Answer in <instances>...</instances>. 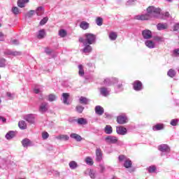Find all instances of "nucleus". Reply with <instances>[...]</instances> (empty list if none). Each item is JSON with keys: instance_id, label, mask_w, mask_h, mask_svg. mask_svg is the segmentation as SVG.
<instances>
[{"instance_id": "nucleus-1", "label": "nucleus", "mask_w": 179, "mask_h": 179, "mask_svg": "<svg viewBox=\"0 0 179 179\" xmlns=\"http://www.w3.org/2000/svg\"><path fill=\"white\" fill-rule=\"evenodd\" d=\"M170 16V13H162V9L156 8L153 6H149L147 8V13L144 15H138L134 17L136 20H149V19H162L166 20Z\"/></svg>"}, {"instance_id": "nucleus-2", "label": "nucleus", "mask_w": 179, "mask_h": 179, "mask_svg": "<svg viewBox=\"0 0 179 179\" xmlns=\"http://www.w3.org/2000/svg\"><path fill=\"white\" fill-rule=\"evenodd\" d=\"M85 39L83 38H80V43H83V45H87L91 44H94L96 43V35L93 34H85Z\"/></svg>"}, {"instance_id": "nucleus-3", "label": "nucleus", "mask_w": 179, "mask_h": 179, "mask_svg": "<svg viewBox=\"0 0 179 179\" xmlns=\"http://www.w3.org/2000/svg\"><path fill=\"white\" fill-rule=\"evenodd\" d=\"M105 141L106 143H112L115 144L117 143V145H122L124 143L121 141H118V138L114 136H108L105 138Z\"/></svg>"}, {"instance_id": "nucleus-4", "label": "nucleus", "mask_w": 179, "mask_h": 179, "mask_svg": "<svg viewBox=\"0 0 179 179\" xmlns=\"http://www.w3.org/2000/svg\"><path fill=\"white\" fill-rule=\"evenodd\" d=\"M118 82V78H106L103 81V84L105 86H111L113 85H117Z\"/></svg>"}, {"instance_id": "nucleus-5", "label": "nucleus", "mask_w": 179, "mask_h": 179, "mask_svg": "<svg viewBox=\"0 0 179 179\" xmlns=\"http://www.w3.org/2000/svg\"><path fill=\"white\" fill-rule=\"evenodd\" d=\"M158 150L162 152L161 156H164L165 153H169L170 152V147L167 145L166 144H162L159 146H158Z\"/></svg>"}, {"instance_id": "nucleus-6", "label": "nucleus", "mask_w": 179, "mask_h": 179, "mask_svg": "<svg viewBox=\"0 0 179 179\" xmlns=\"http://www.w3.org/2000/svg\"><path fill=\"white\" fill-rule=\"evenodd\" d=\"M133 88L136 92H141L143 90V85L140 80H136L133 83Z\"/></svg>"}, {"instance_id": "nucleus-7", "label": "nucleus", "mask_w": 179, "mask_h": 179, "mask_svg": "<svg viewBox=\"0 0 179 179\" xmlns=\"http://www.w3.org/2000/svg\"><path fill=\"white\" fill-rule=\"evenodd\" d=\"M95 155H96V162H98L99 163L103 160V151H101V148H96L95 150Z\"/></svg>"}, {"instance_id": "nucleus-8", "label": "nucleus", "mask_w": 179, "mask_h": 179, "mask_svg": "<svg viewBox=\"0 0 179 179\" xmlns=\"http://www.w3.org/2000/svg\"><path fill=\"white\" fill-rule=\"evenodd\" d=\"M117 124H120L121 125H124V124H127L128 122V117L127 115H119L117 117Z\"/></svg>"}, {"instance_id": "nucleus-9", "label": "nucleus", "mask_w": 179, "mask_h": 179, "mask_svg": "<svg viewBox=\"0 0 179 179\" xmlns=\"http://www.w3.org/2000/svg\"><path fill=\"white\" fill-rule=\"evenodd\" d=\"M116 132L117 135H127L128 129L122 126H119L116 127Z\"/></svg>"}, {"instance_id": "nucleus-10", "label": "nucleus", "mask_w": 179, "mask_h": 179, "mask_svg": "<svg viewBox=\"0 0 179 179\" xmlns=\"http://www.w3.org/2000/svg\"><path fill=\"white\" fill-rule=\"evenodd\" d=\"M118 84H117L115 86V93H120L121 92L124 91V85L125 83H124V81H120L119 83H117Z\"/></svg>"}, {"instance_id": "nucleus-11", "label": "nucleus", "mask_w": 179, "mask_h": 179, "mask_svg": "<svg viewBox=\"0 0 179 179\" xmlns=\"http://www.w3.org/2000/svg\"><path fill=\"white\" fill-rule=\"evenodd\" d=\"M110 92H111V90L106 87L100 88V94L101 96H103V97L110 96Z\"/></svg>"}, {"instance_id": "nucleus-12", "label": "nucleus", "mask_w": 179, "mask_h": 179, "mask_svg": "<svg viewBox=\"0 0 179 179\" xmlns=\"http://www.w3.org/2000/svg\"><path fill=\"white\" fill-rule=\"evenodd\" d=\"M142 36L145 40H150L152 38V31L149 29H145L142 31Z\"/></svg>"}, {"instance_id": "nucleus-13", "label": "nucleus", "mask_w": 179, "mask_h": 179, "mask_svg": "<svg viewBox=\"0 0 179 179\" xmlns=\"http://www.w3.org/2000/svg\"><path fill=\"white\" fill-rule=\"evenodd\" d=\"M48 110V103L43 102L39 106V112L43 114V113H45Z\"/></svg>"}, {"instance_id": "nucleus-14", "label": "nucleus", "mask_w": 179, "mask_h": 179, "mask_svg": "<svg viewBox=\"0 0 179 179\" xmlns=\"http://www.w3.org/2000/svg\"><path fill=\"white\" fill-rule=\"evenodd\" d=\"M21 143L23 148H29L30 146H33V142H31V141H30L29 138H24Z\"/></svg>"}, {"instance_id": "nucleus-15", "label": "nucleus", "mask_w": 179, "mask_h": 179, "mask_svg": "<svg viewBox=\"0 0 179 179\" xmlns=\"http://www.w3.org/2000/svg\"><path fill=\"white\" fill-rule=\"evenodd\" d=\"M95 113L97 115H103L104 114V108L101 106H95Z\"/></svg>"}, {"instance_id": "nucleus-16", "label": "nucleus", "mask_w": 179, "mask_h": 179, "mask_svg": "<svg viewBox=\"0 0 179 179\" xmlns=\"http://www.w3.org/2000/svg\"><path fill=\"white\" fill-rule=\"evenodd\" d=\"M34 114H28L24 116V120L29 124H34Z\"/></svg>"}, {"instance_id": "nucleus-17", "label": "nucleus", "mask_w": 179, "mask_h": 179, "mask_svg": "<svg viewBox=\"0 0 179 179\" xmlns=\"http://www.w3.org/2000/svg\"><path fill=\"white\" fill-rule=\"evenodd\" d=\"M16 136V133L13 131H10L6 134V139L7 141H10V139H13Z\"/></svg>"}, {"instance_id": "nucleus-18", "label": "nucleus", "mask_w": 179, "mask_h": 179, "mask_svg": "<svg viewBox=\"0 0 179 179\" xmlns=\"http://www.w3.org/2000/svg\"><path fill=\"white\" fill-rule=\"evenodd\" d=\"M70 138H71L72 139H75V141H76L77 142H80L82 139H83L82 136H80V135L76 133L71 134Z\"/></svg>"}, {"instance_id": "nucleus-19", "label": "nucleus", "mask_w": 179, "mask_h": 179, "mask_svg": "<svg viewBox=\"0 0 179 179\" xmlns=\"http://www.w3.org/2000/svg\"><path fill=\"white\" fill-rule=\"evenodd\" d=\"M169 28V25L167 24V23H159L157 24V29L159 31H162V30H166V29Z\"/></svg>"}, {"instance_id": "nucleus-20", "label": "nucleus", "mask_w": 179, "mask_h": 179, "mask_svg": "<svg viewBox=\"0 0 179 179\" xmlns=\"http://www.w3.org/2000/svg\"><path fill=\"white\" fill-rule=\"evenodd\" d=\"M145 44L146 45V47H148V48H155V47H156V43H155L153 42V41H151V40H146L145 41Z\"/></svg>"}, {"instance_id": "nucleus-21", "label": "nucleus", "mask_w": 179, "mask_h": 179, "mask_svg": "<svg viewBox=\"0 0 179 179\" xmlns=\"http://www.w3.org/2000/svg\"><path fill=\"white\" fill-rule=\"evenodd\" d=\"M62 96V100L64 104L69 105V101H68V99H69V94H68V93H63Z\"/></svg>"}, {"instance_id": "nucleus-22", "label": "nucleus", "mask_w": 179, "mask_h": 179, "mask_svg": "<svg viewBox=\"0 0 179 179\" xmlns=\"http://www.w3.org/2000/svg\"><path fill=\"white\" fill-rule=\"evenodd\" d=\"M45 37V29H42L38 31V34H37V38L39 40H42V38H44Z\"/></svg>"}, {"instance_id": "nucleus-23", "label": "nucleus", "mask_w": 179, "mask_h": 179, "mask_svg": "<svg viewBox=\"0 0 179 179\" xmlns=\"http://www.w3.org/2000/svg\"><path fill=\"white\" fill-rule=\"evenodd\" d=\"M57 141H69V136L66 134H60L56 136Z\"/></svg>"}, {"instance_id": "nucleus-24", "label": "nucleus", "mask_w": 179, "mask_h": 179, "mask_svg": "<svg viewBox=\"0 0 179 179\" xmlns=\"http://www.w3.org/2000/svg\"><path fill=\"white\" fill-rule=\"evenodd\" d=\"M162 129H164V124H157L152 127L153 131H162Z\"/></svg>"}, {"instance_id": "nucleus-25", "label": "nucleus", "mask_w": 179, "mask_h": 179, "mask_svg": "<svg viewBox=\"0 0 179 179\" xmlns=\"http://www.w3.org/2000/svg\"><path fill=\"white\" fill-rule=\"evenodd\" d=\"M108 37L111 41H115V40H117V37H118V35L117 34V32L110 31L108 34Z\"/></svg>"}, {"instance_id": "nucleus-26", "label": "nucleus", "mask_w": 179, "mask_h": 179, "mask_svg": "<svg viewBox=\"0 0 179 179\" xmlns=\"http://www.w3.org/2000/svg\"><path fill=\"white\" fill-rule=\"evenodd\" d=\"M85 48L83 50V52H84L85 54H89L90 52H92V47L90 45L87 44V45H84Z\"/></svg>"}, {"instance_id": "nucleus-27", "label": "nucleus", "mask_w": 179, "mask_h": 179, "mask_svg": "<svg viewBox=\"0 0 179 179\" xmlns=\"http://www.w3.org/2000/svg\"><path fill=\"white\" fill-rule=\"evenodd\" d=\"M89 23L86 21H83L80 23V29H83V30H87L89 29Z\"/></svg>"}, {"instance_id": "nucleus-28", "label": "nucleus", "mask_w": 179, "mask_h": 179, "mask_svg": "<svg viewBox=\"0 0 179 179\" xmlns=\"http://www.w3.org/2000/svg\"><path fill=\"white\" fill-rule=\"evenodd\" d=\"M35 13H36V15L38 16H41L42 15L44 14V7L43 6H39L36 8Z\"/></svg>"}, {"instance_id": "nucleus-29", "label": "nucleus", "mask_w": 179, "mask_h": 179, "mask_svg": "<svg viewBox=\"0 0 179 179\" xmlns=\"http://www.w3.org/2000/svg\"><path fill=\"white\" fill-rule=\"evenodd\" d=\"M104 132L107 135H111L113 134V127L110 125H106L104 128Z\"/></svg>"}, {"instance_id": "nucleus-30", "label": "nucleus", "mask_w": 179, "mask_h": 179, "mask_svg": "<svg viewBox=\"0 0 179 179\" xmlns=\"http://www.w3.org/2000/svg\"><path fill=\"white\" fill-rule=\"evenodd\" d=\"M6 55H13L14 57H17V55H21L22 52H13L12 50H7L5 52Z\"/></svg>"}, {"instance_id": "nucleus-31", "label": "nucleus", "mask_w": 179, "mask_h": 179, "mask_svg": "<svg viewBox=\"0 0 179 179\" xmlns=\"http://www.w3.org/2000/svg\"><path fill=\"white\" fill-rule=\"evenodd\" d=\"M78 75L81 78L85 76V70L83 69V65L82 64L78 65Z\"/></svg>"}, {"instance_id": "nucleus-32", "label": "nucleus", "mask_w": 179, "mask_h": 179, "mask_svg": "<svg viewBox=\"0 0 179 179\" xmlns=\"http://www.w3.org/2000/svg\"><path fill=\"white\" fill-rule=\"evenodd\" d=\"M18 127L20 129H26V128H27V124L24 120H22L18 122Z\"/></svg>"}, {"instance_id": "nucleus-33", "label": "nucleus", "mask_w": 179, "mask_h": 179, "mask_svg": "<svg viewBox=\"0 0 179 179\" xmlns=\"http://www.w3.org/2000/svg\"><path fill=\"white\" fill-rule=\"evenodd\" d=\"M69 166L71 170H75L78 169V163L75 161H71L69 164Z\"/></svg>"}, {"instance_id": "nucleus-34", "label": "nucleus", "mask_w": 179, "mask_h": 179, "mask_svg": "<svg viewBox=\"0 0 179 179\" xmlns=\"http://www.w3.org/2000/svg\"><path fill=\"white\" fill-rule=\"evenodd\" d=\"M85 162L86 164H87L88 166H93V164H94V162H93V159H92V157H87L85 159Z\"/></svg>"}, {"instance_id": "nucleus-35", "label": "nucleus", "mask_w": 179, "mask_h": 179, "mask_svg": "<svg viewBox=\"0 0 179 179\" xmlns=\"http://www.w3.org/2000/svg\"><path fill=\"white\" fill-rule=\"evenodd\" d=\"M77 122L79 125H86V124H87V120L83 117H80L78 119Z\"/></svg>"}, {"instance_id": "nucleus-36", "label": "nucleus", "mask_w": 179, "mask_h": 179, "mask_svg": "<svg viewBox=\"0 0 179 179\" xmlns=\"http://www.w3.org/2000/svg\"><path fill=\"white\" fill-rule=\"evenodd\" d=\"M79 101L80 104H87V103H89V99H87V98L85 97V96H80L79 99Z\"/></svg>"}, {"instance_id": "nucleus-37", "label": "nucleus", "mask_w": 179, "mask_h": 179, "mask_svg": "<svg viewBox=\"0 0 179 179\" xmlns=\"http://www.w3.org/2000/svg\"><path fill=\"white\" fill-rule=\"evenodd\" d=\"M132 166V162L130 159H127L124 161V166L126 169H129Z\"/></svg>"}, {"instance_id": "nucleus-38", "label": "nucleus", "mask_w": 179, "mask_h": 179, "mask_svg": "<svg viewBox=\"0 0 179 179\" xmlns=\"http://www.w3.org/2000/svg\"><path fill=\"white\" fill-rule=\"evenodd\" d=\"M48 101H50V102L55 101L57 100V96H55V94H50L48 95Z\"/></svg>"}, {"instance_id": "nucleus-39", "label": "nucleus", "mask_w": 179, "mask_h": 179, "mask_svg": "<svg viewBox=\"0 0 179 179\" xmlns=\"http://www.w3.org/2000/svg\"><path fill=\"white\" fill-rule=\"evenodd\" d=\"M26 2L24 0H18L17 1V6L19 8H24L26 6Z\"/></svg>"}, {"instance_id": "nucleus-40", "label": "nucleus", "mask_w": 179, "mask_h": 179, "mask_svg": "<svg viewBox=\"0 0 179 179\" xmlns=\"http://www.w3.org/2000/svg\"><path fill=\"white\" fill-rule=\"evenodd\" d=\"M36 15V10H31L26 14L27 17H33Z\"/></svg>"}, {"instance_id": "nucleus-41", "label": "nucleus", "mask_w": 179, "mask_h": 179, "mask_svg": "<svg viewBox=\"0 0 179 179\" xmlns=\"http://www.w3.org/2000/svg\"><path fill=\"white\" fill-rule=\"evenodd\" d=\"M176 71L173 69H170L167 73V75L168 76H169V78H174V76H176Z\"/></svg>"}, {"instance_id": "nucleus-42", "label": "nucleus", "mask_w": 179, "mask_h": 179, "mask_svg": "<svg viewBox=\"0 0 179 179\" xmlns=\"http://www.w3.org/2000/svg\"><path fill=\"white\" fill-rule=\"evenodd\" d=\"M6 66V59L1 58L0 59V68H5Z\"/></svg>"}, {"instance_id": "nucleus-43", "label": "nucleus", "mask_w": 179, "mask_h": 179, "mask_svg": "<svg viewBox=\"0 0 179 179\" xmlns=\"http://www.w3.org/2000/svg\"><path fill=\"white\" fill-rule=\"evenodd\" d=\"M76 110L78 112L79 114H82V113H83V110H85V107L79 105L76 106Z\"/></svg>"}, {"instance_id": "nucleus-44", "label": "nucleus", "mask_w": 179, "mask_h": 179, "mask_svg": "<svg viewBox=\"0 0 179 179\" xmlns=\"http://www.w3.org/2000/svg\"><path fill=\"white\" fill-rule=\"evenodd\" d=\"M89 174H90V177L91 178H92V179L96 178V171H94L93 169H90V172H89Z\"/></svg>"}, {"instance_id": "nucleus-45", "label": "nucleus", "mask_w": 179, "mask_h": 179, "mask_svg": "<svg viewBox=\"0 0 179 179\" xmlns=\"http://www.w3.org/2000/svg\"><path fill=\"white\" fill-rule=\"evenodd\" d=\"M135 2H136V0H128L126 2V6H134V5H135Z\"/></svg>"}, {"instance_id": "nucleus-46", "label": "nucleus", "mask_w": 179, "mask_h": 179, "mask_svg": "<svg viewBox=\"0 0 179 179\" xmlns=\"http://www.w3.org/2000/svg\"><path fill=\"white\" fill-rule=\"evenodd\" d=\"M96 23L97 26H102L103 25V18L101 17H98L96 20Z\"/></svg>"}, {"instance_id": "nucleus-47", "label": "nucleus", "mask_w": 179, "mask_h": 179, "mask_svg": "<svg viewBox=\"0 0 179 179\" xmlns=\"http://www.w3.org/2000/svg\"><path fill=\"white\" fill-rule=\"evenodd\" d=\"M47 22H48V17H43V18L41 20L39 24H40L41 26H44V24H45V23H47Z\"/></svg>"}, {"instance_id": "nucleus-48", "label": "nucleus", "mask_w": 179, "mask_h": 179, "mask_svg": "<svg viewBox=\"0 0 179 179\" xmlns=\"http://www.w3.org/2000/svg\"><path fill=\"white\" fill-rule=\"evenodd\" d=\"M59 36L62 38L66 37V31H65V29H61L60 31H59Z\"/></svg>"}, {"instance_id": "nucleus-49", "label": "nucleus", "mask_w": 179, "mask_h": 179, "mask_svg": "<svg viewBox=\"0 0 179 179\" xmlns=\"http://www.w3.org/2000/svg\"><path fill=\"white\" fill-rule=\"evenodd\" d=\"M49 136H50V134H48V132H47V131H43V132L42 133V138H43L44 141H45V139H48Z\"/></svg>"}, {"instance_id": "nucleus-50", "label": "nucleus", "mask_w": 179, "mask_h": 179, "mask_svg": "<svg viewBox=\"0 0 179 179\" xmlns=\"http://www.w3.org/2000/svg\"><path fill=\"white\" fill-rule=\"evenodd\" d=\"M170 124L172 125V127H177V124H178V119L171 120Z\"/></svg>"}, {"instance_id": "nucleus-51", "label": "nucleus", "mask_w": 179, "mask_h": 179, "mask_svg": "<svg viewBox=\"0 0 179 179\" xmlns=\"http://www.w3.org/2000/svg\"><path fill=\"white\" fill-rule=\"evenodd\" d=\"M148 171L150 173H155L156 171V166H151L147 169Z\"/></svg>"}, {"instance_id": "nucleus-52", "label": "nucleus", "mask_w": 179, "mask_h": 179, "mask_svg": "<svg viewBox=\"0 0 179 179\" xmlns=\"http://www.w3.org/2000/svg\"><path fill=\"white\" fill-rule=\"evenodd\" d=\"M11 10L14 15H19L20 13L19 8L17 7H13Z\"/></svg>"}, {"instance_id": "nucleus-53", "label": "nucleus", "mask_w": 179, "mask_h": 179, "mask_svg": "<svg viewBox=\"0 0 179 179\" xmlns=\"http://www.w3.org/2000/svg\"><path fill=\"white\" fill-rule=\"evenodd\" d=\"M118 160L119 162H125V160H127V157L124 155H120Z\"/></svg>"}, {"instance_id": "nucleus-54", "label": "nucleus", "mask_w": 179, "mask_h": 179, "mask_svg": "<svg viewBox=\"0 0 179 179\" xmlns=\"http://www.w3.org/2000/svg\"><path fill=\"white\" fill-rule=\"evenodd\" d=\"M153 40H155V41H163V38L158 36H153Z\"/></svg>"}, {"instance_id": "nucleus-55", "label": "nucleus", "mask_w": 179, "mask_h": 179, "mask_svg": "<svg viewBox=\"0 0 179 179\" xmlns=\"http://www.w3.org/2000/svg\"><path fill=\"white\" fill-rule=\"evenodd\" d=\"M10 43L13 45H19V40H17V39H13V40H11Z\"/></svg>"}, {"instance_id": "nucleus-56", "label": "nucleus", "mask_w": 179, "mask_h": 179, "mask_svg": "<svg viewBox=\"0 0 179 179\" xmlns=\"http://www.w3.org/2000/svg\"><path fill=\"white\" fill-rule=\"evenodd\" d=\"M45 52L48 55H51V53L52 52V50L48 48H45Z\"/></svg>"}, {"instance_id": "nucleus-57", "label": "nucleus", "mask_w": 179, "mask_h": 179, "mask_svg": "<svg viewBox=\"0 0 179 179\" xmlns=\"http://www.w3.org/2000/svg\"><path fill=\"white\" fill-rule=\"evenodd\" d=\"M99 169L101 170V173H104L106 171V166L103 164H99Z\"/></svg>"}, {"instance_id": "nucleus-58", "label": "nucleus", "mask_w": 179, "mask_h": 179, "mask_svg": "<svg viewBox=\"0 0 179 179\" xmlns=\"http://www.w3.org/2000/svg\"><path fill=\"white\" fill-rule=\"evenodd\" d=\"M179 29V23L175 24L173 26V31H177Z\"/></svg>"}, {"instance_id": "nucleus-59", "label": "nucleus", "mask_w": 179, "mask_h": 179, "mask_svg": "<svg viewBox=\"0 0 179 179\" xmlns=\"http://www.w3.org/2000/svg\"><path fill=\"white\" fill-rule=\"evenodd\" d=\"M173 55H175L176 57H177V55H179V48L175 49L173 50Z\"/></svg>"}, {"instance_id": "nucleus-60", "label": "nucleus", "mask_w": 179, "mask_h": 179, "mask_svg": "<svg viewBox=\"0 0 179 179\" xmlns=\"http://www.w3.org/2000/svg\"><path fill=\"white\" fill-rule=\"evenodd\" d=\"M52 174H54V176H59V172L57 171H52Z\"/></svg>"}, {"instance_id": "nucleus-61", "label": "nucleus", "mask_w": 179, "mask_h": 179, "mask_svg": "<svg viewBox=\"0 0 179 179\" xmlns=\"http://www.w3.org/2000/svg\"><path fill=\"white\" fill-rule=\"evenodd\" d=\"M1 121H2L3 123L6 122V118L0 116V121H1Z\"/></svg>"}, {"instance_id": "nucleus-62", "label": "nucleus", "mask_w": 179, "mask_h": 179, "mask_svg": "<svg viewBox=\"0 0 179 179\" xmlns=\"http://www.w3.org/2000/svg\"><path fill=\"white\" fill-rule=\"evenodd\" d=\"M34 93H36V94H38V93H40V90L37 89V88H35L34 90Z\"/></svg>"}, {"instance_id": "nucleus-63", "label": "nucleus", "mask_w": 179, "mask_h": 179, "mask_svg": "<svg viewBox=\"0 0 179 179\" xmlns=\"http://www.w3.org/2000/svg\"><path fill=\"white\" fill-rule=\"evenodd\" d=\"M0 40L1 41L3 40V34L2 32H0Z\"/></svg>"}, {"instance_id": "nucleus-64", "label": "nucleus", "mask_w": 179, "mask_h": 179, "mask_svg": "<svg viewBox=\"0 0 179 179\" xmlns=\"http://www.w3.org/2000/svg\"><path fill=\"white\" fill-rule=\"evenodd\" d=\"M6 96H7V97H9L10 99H12V94L10 92H7Z\"/></svg>"}]
</instances>
